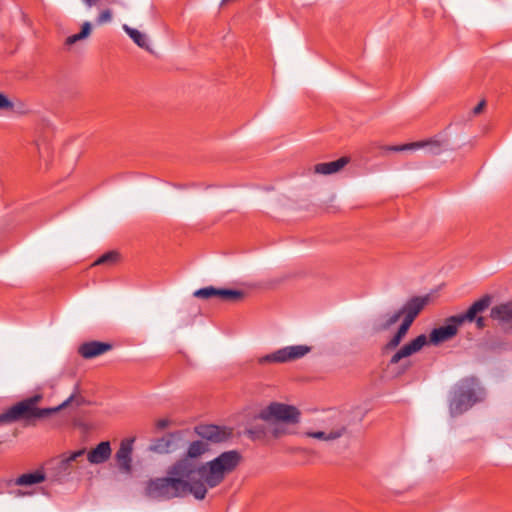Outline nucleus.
Wrapping results in <instances>:
<instances>
[{"label":"nucleus","instance_id":"nucleus-1","mask_svg":"<svg viewBox=\"0 0 512 512\" xmlns=\"http://www.w3.org/2000/svg\"><path fill=\"white\" fill-rule=\"evenodd\" d=\"M241 454L236 450L221 453L211 461L196 466L189 459H180L167 470V477L152 479L147 483L146 494L156 500H170L192 494L203 500L207 488L220 485L226 475L240 464Z\"/></svg>","mask_w":512,"mask_h":512},{"label":"nucleus","instance_id":"nucleus-2","mask_svg":"<svg viewBox=\"0 0 512 512\" xmlns=\"http://www.w3.org/2000/svg\"><path fill=\"white\" fill-rule=\"evenodd\" d=\"M42 398L41 394H37L16 403L0 415V423H10L19 420L33 422L38 419L49 417L72 403L74 395H71L63 403L53 408H38L37 404L42 400Z\"/></svg>","mask_w":512,"mask_h":512},{"label":"nucleus","instance_id":"nucleus-3","mask_svg":"<svg viewBox=\"0 0 512 512\" xmlns=\"http://www.w3.org/2000/svg\"><path fill=\"white\" fill-rule=\"evenodd\" d=\"M482 388L474 377L460 380L450 392L449 412L452 417L459 416L469 410L481 399Z\"/></svg>","mask_w":512,"mask_h":512},{"label":"nucleus","instance_id":"nucleus-4","mask_svg":"<svg viewBox=\"0 0 512 512\" xmlns=\"http://www.w3.org/2000/svg\"><path fill=\"white\" fill-rule=\"evenodd\" d=\"M195 433L202 439L196 440L189 444L186 452V457L183 459H189L192 463L196 464L193 459L199 458L204 455L208 450L209 441L212 443H221L226 441L232 435V430L226 427L217 425H199L195 427ZM201 464H199L200 466Z\"/></svg>","mask_w":512,"mask_h":512},{"label":"nucleus","instance_id":"nucleus-5","mask_svg":"<svg viewBox=\"0 0 512 512\" xmlns=\"http://www.w3.org/2000/svg\"><path fill=\"white\" fill-rule=\"evenodd\" d=\"M85 449H80L69 454H62L47 463V471L50 477L56 481H62L70 476L83 461Z\"/></svg>","mask_w":512,"mask_h":512},{"label":"nucleus","instance_id":"nucleus-6","mask_svg":"<svg viewBox=\"0 0 512 512\" xmlns=\"http://www.w3.org/2000/svg\"><path fill=\"white\" fill-rule=\"evenodd\" d=\"M346 431L347 428L343 423L337 421L334 417L327 416L321 420L319 430L305 431L303 436L324 442H332L344 436Z\"/></svg>","mask_w":512,"mask_h":512},{"label":"nucleus","instance_id":"nucleus-7","mask_svg":"<svg viewBox=\"0 0 512 512\" xmlns=\"http://www.w3.org/2000/svg\"><path fill=\"white\" fill-rule=\"evenodd\" d=\"M300 411L288 404L273 402L263 409L259 418L264 421L300 422Z\"/></svg>","mask_w":512,"mask_h":512},{"label":"nucleus","instance_id":"nucleus-8","mask_svg":"<svg viewBox=\"0 0 512 512\" xmlns=\"http://www.w3.org/2000/svg\"><path fill=\"white\" fill-rule=\"evenodd\" d=\"M311 351L307 345H292L276 350L275 352L259 358L260 364L286 363L298 360Z\"/></svg>","mask_w":512,"mask_h":512},{"label":"nucleus","instance_id":"nucleus-9","mask_svg":"<svg viewBox=\"0 0 512 512\" xmlns=\"http://www.w3.org/2000/svg\"><path fill=\"white\" fill-rule=\"evenodd\" d=\"M491 304V297L485 295L475 301L465 313H461L453 316L458 324H464L465 322H475L478 329L486 327V320L480 314L486 311Z\"/></svg>","mask_w":512,"mask_h":512},{"label":"nucleus","instance_id":"nucleus-10","mask_svg":"<svg viewBox=\"0 0 512 512\" xmlns=\"http://www.w3.org/2000/svg\"><path fill=\"white\" fill-rule=\"evenodd\" d=\"M194 297L200 299L218 298L222 302L237 303L244 299L245 293L241 290L204 287L193 293Z\"/></svg>","mask_w":512,"mask_h":512},{"label":"nucleus","instance_id":"nucleus-11","mask_svg":"<svg viewBox=\"0 0 512 512\" xmlns=\"http://www.w3.org/2000/svg\"><path fill=\"white\" fill-rule=\"evenodd\" d=\"M422 148H425L427 153L430 155H439L443 151V143L436 139H429L401 145L383 146L382 150L385 152H401L407 150H418Z\"/></svg>","mask_w":512,"mask_h":512},{"label":"nucleus","instance_id":"nucleus-12","mask_svg":"<svg viewBox=\"0 0 512 512\" xmlns=\"http://www.w3.org/2000/svg\"><path fill=\"white\" fill-rule=\"evenodd\" d=\"M267 428L266 431L264 429H260L258 426H255L249 430V433L254 437H259V433H263L264 435L270 434L274 438H281L286 435H291L296 433L294 428L298 423L294 422H281V421H266Z\"/></svg>","mask_w":512,"mask_h":512},{"label":"nucleus","instance_id":"nucleus-13","mask_svg":"<svg viewBox=\"0 0 512 512\" xmlns=\"http://www.w3.org/2000/svg\"><path fill=\"white\" fill-rule=\"evenodd\" d=\"M134 438H125L120 442V446L115 453V461L122 473L130 474L132 472V453Z\"/></svg>","mask_w":512,"mask_h":512},{"label":"nucleus","instance_id":"nucleus-14","mask_svg":"<svg viewBox=\"0 0 512 512\" xmlns=\"http://www.w3.org/2000/svg\"><path fill=\"white\" fill-rule=\"evenodd\" d=\"M428 344V338L425 334H421L403 345L390 359L391 364H397L402 359L410 357L418 353L425 345Z\"/></svg>","mask_w":512,"mask_h":512},{"label":"nucleus","instance_id":"nucleus-15","mask_svg":"<svg viewBox=\"0 0 512 512\" xmlns=\"http://www.w3.org/2000/svg\"><path fill=\"white\" fill-rule=\"evenodd\" d=\"M490 316L505 332L512 334V301L494 306Z\"/></svg>","mask_w":512,"mask_h":512},{"label":"nucleus","instance_id":"nucleus-16","mask_svg":"<svg viewBox=\"0 0 512 512\" xmlns=\"http://www.w3.org/2000/svg\"><path fill=\"white\" fill-rule=\"evenodd\" d=\"M459 326L461 324L453 320V316L449 317L445 325L431 331L430 342L437 345L452 339L457 334Z\"/></svg>","mask_w":512,"mask_h":512},{"label":"nucleus","instance_id":"nucleus-17","mask_svg":"<svg viewBox=\"0 0 512 512\" xmlns=\"http://www.w3.org/2000/svg\"><path fill=\"white\" fill-rule=\"evenodd\" d=\"M112 349V345L106 342L89 341L81 344L78 353L85 359L100 356Z\"/></svg>","mask_w":512,"mask_h":512},{"label":"nucleus","instance_id":"nucleus-18","mask_svg":"<svg viewBox=\"0 0 512 512\" xmlns=\"http://www.w3.org/2000/svg\"><path fill=\"white\" fill-rule=\"evenodd\" d=\"M429 302V296L414 297L410 299L400 310L404 316V319L409 320L413 323L417 315Z\"/></svg>","mask_w":512,"mask_h":512},{"label":"nucleus","instance_id":"nucleus-19","mask_svg":"<svg viewBox=\"0 0 512 512\" xmlns=\"http://www.w3.org/2000/svg\"><path fill=\"white\" fill-rule=\"evenodd\" d=\"M111 454L112 449L110 442L102 441L87 453V460L90 464L98 465L109 460Z\"/></svg>","mask_w":512,"mask_h":512},{"label":"nucleus","instance_id":"nucleus-20","mask_svg":"<svg viewBox=\"0 0 512 512\" xmlns=\"http://www.w3.org/2000/svg\"><path fill=\"white\" fill-rule=\"evenodd\" d=\"M350 162L349 157H341L335 161L323 162L314 165L313 172L319 175H332L341 171Z\"/></svg>","mask_w":512,"mask_h":512},{"label":"nucleus","instance_id":"nucleus-21","mask_svg":"<svg viewBox=\"0 0 512 512\" xmlns=\"http://www.w3.org/2000/svg\"><path fill=\"white\" fill-rule=\"evenodd\" d=\"M46 475L42 470H36L30 473H24L14 480L17 486H32L44 482Z\"/></svg>","mask_w":512,"mask_h":512},{"label":"nucleus","instance_id":"nucleus-22","mask_svg":"<svg viewBox=\"0 0 512 512\" xmlns=\"http://www.w3.org/2000/svg\"><path fill=\"white\" fill-rule=\"evenodd\" d=\"M123 30L129 35L135 44L147 51H151L145 34L135 28H131L126 24L123 25Z\"/></svg>","mask_w":512,"mask_h":512},{"label":"nucleus","instance_id":"nucleus-23","mask_svg":"<svg viewBox=\"0 0 512 512\" xmlns=\"http://www.w3.org/2000/svg\"><path fill=\"white\" fill-rule=\"evenodd\" d=\"M91 32V24L89 22H85L82 25L81 31L77 34L71 35L66 39V44L72 45L79 40L86 38Z\"/></svg>","mask_w":512,"mask_h":512},{"label":"nucleus","instance_id":"nucleus-24","mask_svg":"<svg viewBox=\"0 0 512 512\" xmlns=\"http://www.w3.org/2000/svg\"><path fill=\"white\" fill-rule=\"evenodd\" d=\"M119 258V254L115 251H109L102 256H100L94 263L93 266L97 265H112L114 264Z\"/></svg>","mask_w":512,"mask_h":512},{"label":"nucleus","instance_id":"nucleus-25","mask_svg":"<svg viewBox=\"0 0 512 512\" xmlns=\"http://www.w3.org/2000/svg\"><path fill=\"white\" fill-rule=\"evenodd\" d=\"M401 316H403L401 310H398L397 312H394L393 314L388 315L382 328L387 329L390 326L394 325L400 319Z\"/></svg>","mask_w":512,"mask_h":512},{"label":"nucleus","instance_id":"nucleus-26","mask_svg":"<svg viewBox=\"0 0 512 512\" xmlns=\"http://www.w3.org/2000/svg\"><path fill=\"white\" fill-rule=\"evenodd\" d=\"M13 108L14 105L12 101L3 93H0V110L10 111L13 110Z\"/></svg>","mask_w":512,"mask_h":512},{"label":"nucleus","instance_id":"nucleus-27","mask_svg":"<svg viewBox=\"0 0 512 512\" xmlns=\"http://www.w3.org/2000/svg\"><path fill=\"white\" fill-rule=\"evenodd\" d=\"M412 325V322H410L409 320H406V319H403V322L402 324L400 325L398 331L396 332V334L398 336H401L402 338H404L410 328V326Z\"/></svg>","mask_w":512,"mask_h":512},{"label":"nucleus","instance_id":"nucleus-28","mask_svg":"<svg viewBox=\"0 0 512 512\" xmlns=\"http://www.w3.org/2000/svg\"><path fill=\"white\" fill-rule=\"evenodd\" d=\"M111 19H112V13L109 9H106V10H103L99 14L97 22L99 24H103V23H107V22L111 21Z\"/></svg>","mask_w":512,"mask_h":512},{"label":"nucleus","instance_id":"nucleus-29","mask_svg":"<svg viewBox=\"0 0 512 512\" xmlns=\"http://www.w3.org/2000/svg\"><path fill=\"white\" fill-rule=\"evenodd\" d=\"M402 340H403V338L401 336H398L397 334H395L390 339V341L386 344V349L387 350L395 349L401 343Z\"/></svg>","mask_w":512,"mask_h":512},{"label":"nucleus","instance_id":"nucleus-30","mask_svg":"<svg viewBox=\"0 0 512 512\" xmlns=\"http://www.w3.org/2000/svg\"><path fill=\"white\" fill-rule=\"evenodd\" d=\"M486 106V101L481 100L472 110L473 116H477L481 114L484 111V108Z\"/></svg>","mask_w":512,"mask_h":512},{"label":"nucleus","instance_id":"nucleus-31","mask_svg":"<svg viewBox=\"0 0 512 512\" xmlns=\"http://www.w3.org/2000/svg\"><path fill=\"white\" fill-rule=\"evenodd\" d=\"M170 424L169 420L168 419H159L157 420L156 422V427L158 429H165L166 427H168Z\"/></svg>","mask_w":512,"mask_h":512},{"label":"nucleus","instance_id":"nucleus-32","mask_svg":"<svg viewBox=\"0 0 512 512\" xmlns=\"http://www.w3.org/2000/svg\"><path fill=\"white\" fill-rule=\"evenodd\" d=\"M89 7L96 5L98 0H83Z\"/></svg>","mask_w":512,"mask_h":512}]
</instances>
